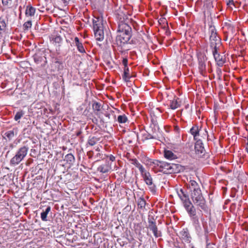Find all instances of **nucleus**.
<instances>
[{"label": "nucleus", "instance_id": "25", "mask_svg": "<svg viewBox=\"0 0 248 248\" xmlns=\"http://www.w3.org/2000/svg\"><path fill=\"white\" fill-rule=\"evenodd\" d=\"M131 163L134 165H135L137 168H138L140 171V172H142L143 170H145L143 166L138 161V160L136 159H132L130 160Z\"/></svg>", "mask_w": 248, "mask_h": 248}, {"label": "nucleus", "instance_id": "43", "mask_svg": "<svg viewBox=\"0 0 248 248\" xmlns=\"http://www.w3.org/2000/svg\"><path fill=\"white\" fill-rule=\"evenodd\" d=\"M107 157H108L111 161H114L115 160V157L113 156L112 155H107Z\"/></svg>", "mask_w": 248, "mask_h": 248}, {"label": "nucleus", "instance_id": "6", "mask_svg": "<svg viewBox=\"0 0 248 248\" xmlns=\"http://www.w3.org/2000/svg\"><path fill=\"white\" fill-rule=\"evenodd\" d=\"M209 46L211 49L219 48L221 46V40L217 35V30L214 26L210 25L209 28Z\"/></svg>", "mask_w": 248, "mask_h": 248}, {"label": "nucleus", "instance_id": "16", "mask_svg": "<svg viewBox=\"0 0 248 248\" xmlns=\"http://www.w3.org/2000/svg\"><path fill=\"white\" fill-rule=\"evenodd\" d=\"M187 188L190 192V196L202 192L199 184L195 180H190L187 184Z\"/></svg>", "mask_w": 248, "mask_h": 248}, {"label": "nucleus", "instance_id": "10", "mask_svg": "<svg viewBox=\"0 0 248 248\" xmlns=\"http://www.w3.org/2000/svg\"><path fill=\"white\" fill-rule=\"evenodd\" d=\"M189 133L193 136V139L196 141L199 140H202V139H205L208 137L207 131L205 129L202 133L201 128L197 125L193 126L190 128Z\"/></svg>", "mask_w": 248, "mask_h": 248}, {"label": "nucleus", "instance_id": "29", "mask_svg": "<svg viewBox=\"0 0 248 248\" xmlns=\"http://www.w3.org/2000/svg\"><path fill=\"white\" fill-rule=\"evenodd\" d=\"M50 210H51V207H50V206H48L46 208L45 211L41 213V218L43 221H46L47 220V214H48V213L50 211Z\"/></svg>", "mask_w": 248, "mask_h": 248}, {"label": "nucleus", "instance_id": "18", "mask_svg": "<svg viewBox=\"0 0 248 248\" xmlns=\"http://www.w3.org/2000/svg\"><path fill=\"white\" fill-rule=\"evenodd\" d=\"M62 62L60 61L57 58L53 59L51 64V70L53 71H59L63 68L62 66Z\"/></svg>", "mask_w": 248, "mask_h": 248}, {"label": "nucleus", "instance_id": "35", "mask_svg": "<svg viewBox=\"0 0 248 248\" xmlns=\"http://www.w3.org/2000/svg\"><path fill=\"white\" fill-rule=\"evenodd\" d=\"M43 60V57L38 55L37 54H35L34 55V61L37 64H39Z\"/></svg>", "mask_w": 248, "mask_h": 248}, {"label": "nucleus", "instance_id": "14", "mask_svg": "<svg viewBox=\"0 0 248 248\" xmlns=\"http://www.w3.org/2000/svg\"><path fill=\"white\" fill-rule=\"evenodd\" d=\"M219 49V48H217L216 50L212 49V51L217 64L218 66L221 67L226 62V59L225 55L223 53L220 54L218 53Z\"/></svg>", "mask_w": 248, "mask_h": 248}, {"label": "nucleus", "instance_id": "3", "mask_svg": "<svg viewBox=\"0 0 248 248\" xmlns=\"http://www.w3.org/2000/svg\"><path fill=\"white\" fill-rule=\"evenodd\" d=\"M116 42L118 50L121 53L129 50L130 48L128 46V42L132 36V32H118Z\"/></svg>", "mask_w": 248, "mask_h": 248}, {"label": "nucleus", "instance_id": "50", "mask_svg": "<svg viewBox=\"0 0 248 248\" xmlns=\"http://www.w3.org/2000/svg\"><path fill=\"white\" fill-rule=\"evenodd\" d=\"M208 4H209V5H210V6H211V1H210V0H209Z\"/></svg>", "mask_w": 248, "mask_h": 248}, {"label": "nucleus", "instance_id": "28", "mask_svg": "<svg viewBox=\"0 0 248 248\" xmlns=\"http://www.w3.org/2000/svg\"><path fill=\"white\" fill-rule=\"evenodd\" d=\"M99 140V138L95 137H90L88 140L87 145L93 146Z\"/></svg>", "mask_w": 248, "mask_h": 248}, {"label": "nucleus", "instance_id": "12", "mask_svg": "<svg viewBox=\"0 0 248 248\" xmlns=\"http://www.w3.org/2000/svg\"><path fill=\"white\" fill-rule=\"evenodd\" d=\"M198 71L199 73L203 77L206 75V65L205 62L207 58L204 54L200 53L198 55Z\"/></svg>", "mask_w": 248, "mask_h": 248}, {"label": "nucleus", "instance_id": "38", "mask_svg": "<svg viewBox=\"0 0 248 248\" xmlns=\"http://www.w3.org/2000/svg\"><path fill=\"white\" fill-rule=\"evenodd\" d=\"M6 26V23L4 20L0 19V33H1V31L5 30Z\"/></svg>", "mask_w": 248, "mask_h": 248}, {"label": "nucleus", "instance_id": "5", "mask_svg": "<svg viewBox=\"0 0 248 248\" xmlns=\"http://www.w3.org/2000/svg\"><path fill=\"white\" fill-rule=\"evenodd\" d=\"M118 19V32H132V28L129 25L130 19L127 15L122 12L117 15Z\"/></svg>", "mask_w": 248, "mask_h": 248}, {"label": "nucleus", "instance_id": "13", "mask_svg": "<svg viewBox=\"0 0 248 248\" xmlns=\"http://www.w3.org/2000/svg\"><path fill=\"white\" fill-rule=\"evenodd\" d=\"M202 140H199L195 143V154L196 158L205 157L206 151L203 146Z\"/></svg>", "mask_w": 248, "mask_h": 248}, {"label": "nucleus", "instance_id": "15", "mask_svg": "<svg viewBox=\"0 0 248 248\" xmlns=\"http://www.w3.org/2000/svg\"><path fill=\"white\" fill-rule=\"evenodd\" d=\"M148 228L152 232L155 238L162 236V232L158 229L154 218H148Z\"/></svg>", "mask_w": 248, "mask_h": 248}, {"label": "nucleus", "instance_id": "42", "mask_svg": "<svg viewBox=\"0 0 248 248\" xmlns=\"http://www.w3.org/2000/svg\"><path fill=\"white\" fill-rule=\"evenodd\" d=\"M206 248H217V247L214 243H208L206 245Z\"/></svg>", "mask_w": 248, "mask_h": 248}, {"label": "nucleus", "instance_id": "34", "mask_svg": "<svg viewBox=\"0 0 248 248\" xmlns=\"http://www.w3.org/2000/svg\"><path fill=\"white\" fill-rule=\"evenodd\" d=\"M4 135L9 140H12L15 136V133L13 130L7 131Z\"/></svg>", "mask_w": 248, "mask_h": 248}, {"label": "nucleus", "instance_id": "45", "mask_svg": "<svg viewBox=\"0 0 248 248\" xmlns=\"http://www.w3.org/2000/svg\"><path fill=\"white\" fill-rule=\"evenodd\" d=\"M246 149L247 152L248 154V139H247V143H246Z\"/></svg>", "mask_w": 248, "mask_h": 248}, {"label": "nucleus", "instance_id": "23", "mask_svg": "<svg viewBox=\"0 0 248 248\" xmlns=\"http://www.w3.org/2000/svg\"><path fill=\"white\" fill-rule=\"evenodd\" d=\"M164 157L169 160H173L177 158L176 155H175L172 151L167 150H165Z\"/></svg>", "mask_w": 248, "mask_h": 248}, {"label": "nucleus", "instance_id": "44", "mask_svg": "<svg viewBox=\"0 0 248 248\" xmlns=\"http://www.w3.org/2000/svg\"><path fill=\"white\" fill-rule=\"evenodd\" d=\"M71 0H62L64 4H67Z\"/></svg>", "mask_w": 248, "mask_h": 248}, {"label": "nucleus", "instance_id": "8", "mask_svg": "<svg viewBox=\"0 0 248 248\" xmlns=\"http://www.w3.org/2000/svg\"><path fill=\"white\" fill-rule=\"evenodd\" d=\"M29 150V147L24 146L19 148L16 155L11 159L10 164L16 166L19 164L26 157Z\"/></svg>", "mask_w": 248, "mask_h": 248}, {"label": "nucleus", "instance_id": "17", "mask_svg": "<svg viewBox=\"0 0 248 248\" xmlns=\"http://www.w3.org/2000/svg\"><path fill=\"white\" fill-rule=\"evenodd\" d=\"M50 42L56 47H60L62 43V38L58 34H52L50 37Z\"/></svg>", "mask_w": 248, "mask_h": 248}, {"label": "nucleus", "instance_id": "31", "mask_svg": "<svg viewBox=\"0 0 248 248\" xmlns=\"http://www.w3.org/2000/svg\"><path fill=\"white\" fill-rule=\"evenodd\" d=\"M128 121V118L125 114L120 115L118 116L117 121L120 124H124Z\"/></svg>", "mask_w": 248, "mask_h": 248}, {"label": "nucleus", "instance_id": "53", "mask_svg": "<svg viewBox=\"0 0 248 248\" xmlns=\"http://www.w3.org/2000/svg\"><path fill=\"white\" fill-rule=\"evenodd\" d=\"M10 147H12V148H13V145L12 144H11V145H10Z\"/></svg>", "mask_w": 248, "mask_h": 248}, {"label": "nucleus", "instance_id": "27", "mask_svg": "<svg viewBox=\"0 0 248 248\" xmlns=\"http://www.w3.org/2000/svg\"><path fill=\"white\" fill-rule=\"evenodd\" d=\"M179 100V99L177 98L176 99L174 98L171 101L170 104V107L171 109H175L180 106V102L178 101Z\"/></svg>", "mask_w": 248, "mask_h": 248}, {"label": "nucleus", "instance_id": "19", "mask_svg": "<svg viewBox=\"0 0 248 248\" xmlns=\"http://www.w3.org/2000/svg\"><path fill=\"white\" fill-rule=\"evenodd\" d=\"M180 234L181 238L185 242L190 243L191 237L187 228L183 229V230L180 232Z\"/></svg>", "mask_w": 248, "mask_h": 248}, {"label": "nucleus", "instance_id": "11", "mask_svg": "<svg viewBox=\"0 0 248 248\" xmlns=\"http://www.w3.org/2000/svg\"><path fill=\"white\" fill-rule=\"evenodd\" d=\"M140 174L145 183L148 186L150 191L155 193L156 190V186L153 183V178L150 172L145 169L142 172H140Z\"/></svg>", "mask_w": 248, "mask_h": 248}, {"label": "nucleus", "instance_id": "32", "mask_svg": "<svg viewBox=\"0 0 248 248\" xmlns=\"http://www.w3.org/2000/svg\"><path fill=\"white\" fill-rule=\"evenodd\" d=\"M146 205V201L143 198L140 197L138 200V206L140 208H143L145 207Z\"/></svg>", "mask_w": 248, "mask_h": 248}, {"label": "nucleus", "instance_id": "9", "mask_svg": "<svg viewBox=\"0 0 248 248\" xmlns=\"http://www.w3.org/2000/svg\"><path fill=\"white\" fill-rule=\"evenodd\" d=\"M153 163L157 171L162 172L164 173H171L173 171V164L159 160H155Z\"/></svg>", "mask_w": 248, "mask_h": 248}, {"label": "nucleus", "instance_id": "30", "mask_svg": "<svg viewBox=\"0 0 248 248\" xmlns=\"http://www.w3.org/2000/svg\"><path fill=\"white\" fill-rule=\"evenodd\" d=\"M2 3L7 8H11L14 6L13 0H2Z\"/></svg>", "mask_w": 248, "mask_h": 248}, {"label": "nucleus", "instance_id": "36", "mask_svg": "<svg viewBox=\"0 0 248 248\" xmlns=\"http://www.w3.org/2000/svg\"><path fill=\"white\" fill-rule=\"evenodd\" d=\"M31 20L28 21L23 24V28L24 30H28L31 27Z\"/></svg>", "mask_w": 248, "mask_h": 248}, {"label": "nucleus", "instance_id": "24", "mask_svg": "<svg viewBox=\"0 0 248 248\" xmlns=\"http://www.w3.org/2000/svg\"><path fill=\"white\" fill-rule=\"evenodd\" d=\"M64 160L70 165H72L75 162V158L72 154H68L65 156Z\"/></svg>", "mask_w": 248, "mask_h": 248}, {"label": "nucleus", "instance_id": "40", "mask_svg": "<svg viewBox=\"0 0 248 248\" xmlns=\"http://www.w3.org/2000/svg\"><path fill=\"white\" fill-rule=\"evenodd\" d=\"M143 137H144L145 140H149L153 138V137L151 134L147 132H145V133L143 134Z\"/></svg>", "mask_w": 248, "mask_h": 248}, {"label": "nucleus", "instance_id": "20", "mask_svg": "<svg viewBox=\"0 0 248 248\" xmlns=\"http://www.w3.org/2000/svg\"><path fill=\"white\" fill-rule=\"evenodd\" d=\"M36 9L31 5H27L25 11V15L27 17L33 16H34Z\"/></svg>", "mask_w": 248, "mask_h": 248}, {"label": "nucleus", "instance_id": "48", "mask_svg": "<svg viewBox=\"0 0 248 248\" xmlns=\"http://www.w3.org/2000/svg\"><path fill=\"white\" fill-rule=\"evenodd\" d=\"M81 133V131H78L76 135L77 136H79Z\"/></svg>", "mask_w": 248, "mask_h": 248}, {"label": "nucleus", "instance_id": "47", "mask_svg": "<svg viewBox=\"0 0 248 248\" xmlns=\"http://www.w3.org/2000/svg\"><path fill=\"white\" fill-rule=\"evenodd\" d=\"M174 129L176 131L178 132L179 130V128L177 126H175Z\"/></svg>", "mask_w": 248, "mask_h": 248}, {"label": "nucleus", "instance_id": "52", "mask_svg": "<svg viewBox=\"0 0 248 248\" xmlns=\"http://www.w3.org/2000/svg\"><path fill=\"white\" fill-rule=\"evenodd\" d=\"M45 60H46V57H45ZM45 63L47 62L46 60H45Z\"/></svg>", "mask_w": 248, "mask_h": 248}, {"label": "nucleus", "instance_id": "26", "mask_svg": "<svg viewBox=\"0 0 248 248\" xmlns=\"http://www.w3.org/2000/svg\"><path fill=\"white\" fill-rule=\"evenodd\" d=\"M129 74V69L128 67L124 68V74L123 75V78L125 81H128L130 78Z\"/></svg>", "mask_w": 248, "mask_h": 248}, {"label": "nucleus", "instance_id": "4", "mask_svg": "<svg viewBox=\"0 0 248 248\" xmlns=\"http://www.w3.org/2000/svg\"><path fill=\"white\" fill-rule=\"evenodd\" d=\"M93 22L94 34L96 40L99 41H103L104 38V31L102 17H94Z\"/></svg>", "mask_w": 248, "mask_h": 248}, {"label": "nucleus", "instance_id": "1", "mask_svg": "<svg viewBox=\"0 0 248 248\" xmlns=\"http://www.w3.org/2000/svg\"><path fill=\"white\" fill-rule=\"evenodd\" d=\"M192 218L193 225L194 226L196 233L200 236H204L206 241L208 240V234L211 232L210 224L208 223L207 219L203 216V214L200 217L201 223L199 218L196 216H189Z\"/></svg>", "mask_w": 248, "mask_h": 248}, {"label": "nucleus", "instance_id": "22", "mask_svg": "<svg viewBox=\"0 0 248 248\" xmlns=\"http://www.w3.org/2000/svg\"><path fill=\"white\" fill-rule=\"evenodd\" d=\"M75 45L77 47L78 51L82 53H85V50L82 44L79 41L78 37H76L74 39Z\"/></svg>", "mask_w": 248, "mask_h": 248}, {"label": "nucleus", "instance_id": "49", "mask_svg": "<svg viewBox=\"0 0 248 248\" xmlns=\"http://www.w3.org/2000/svg\"><path fill=\"white\" fill-rule=\"evenodd\" d=\"M96 151H100V149H99V147H97V148L96 149Z\"/></svg>", "mask_w": 248, "mask_h": 248}, {"label": "nucleus", "instance_id": "46", "mask_svg": "<svg viewBox=\"0 0 248 248\" xmlns=\"http://www.w3.org/2000/svg\"><path fill=\"white\" fill-rule=\"evenodd\" d=\"M159 23H160V22H166V19L165 18H160L159 20Z\"/></svg>", "mask_w": 248, "mask_h": 248}, {"label": "nucleus", "instance_id": "51", "mask_svg": "<svg viewBox=\"0 0 248 248\" xmlns=\"http://www.w3.org/2000/svg\"><path fill=\"white\" fill-rule=\"evenodd\" d=\"M190 248H195L193 246H192V245L191 246L190 245Z\"/></svg>", "mask_w": 248, "mask_h": 248}, {"label": "nucleus", "instance_id": "7", "mask_svg": "<svg viewBox=\"0 0 248 248\" xmlns=\"http://www.w3.org/2000/svg\"><path fill=\"white\" fill-rule=\"evenodd\" d=\"M191 198L193 204L198 208L200 209L201 211L202 210L205 213H208L210 211L202 192L194 195H191Z\"/></svg>", "mask_w": 248, "mask_h": 248}, {"label": "nucleus", "instance_id": "41", "mask_svg": "<svg viewBox=\"0 0 248 248\" xmlns=\"http://www.w3.org/2000/svg\"><path fill=\"white\" fill-rule=\"evenodd\" d=\"M122 63L124 67H128V60L126 58H124L122 61Z\"/></svg>", "mask_w": 248, "mask_h": 248}, {"label": "nucleus", "instance_id": "37", "mask_svg": "<svg viewBox=\"0 0 248 248\" xmlns=\"http://www.w3.org/2000/svg\"><path fill=\"white\" fill-rule=\"evenodd\" d=\"M23 115H24V113H23L22 110H21L20 111H18L16 114V115L15 116L14 119L16 121H17L19 119H20L23 116Z\"/></svg>", "mask_w": 248, "mask_h": 248}, {"label": "nucleus", "instance_id": "33", "mask_svg": "<svg viewBox=\"0 0 248 248\" xmlns=\"http://www.w3.org/2000/svg\"><path fill=\"white\" fill-rule=\"evenodd\" d=\"M92 107L93 111L96 114L101 110V105L98 102L94 103L92 105Z\"/></svg>", "mask_w": 248, "mask_h": 248}, {"label": "nucleus", "instance_id": "2", "mask_svg": "<svg viewBox=\"0 0 248 248\" xmlns=\"http://www.w3.org/2000/svg\"><path fill=\"white\" fill-rule=\"evenodd\" d=\"M176 192L189 216H194L196 215V208L190 201L187 192L183 188L176 189Z\"/></svg>", "mask_w": 248, "mask_h": 248}, {"label": "nucleus", "instance_id": "21", "mask_svg": "<svg viewBox=\"0 0 248 248\" xmlns=\"http://www.w3.org/2000/svg\"><path fill=\"white\" fill-rule=\"evenodd\" d=\"M110 169V165H109L108 163H106L105 164L100 165L97 168V170L101 173H104L108 172Z\"/></svg>", "mask_w": 248, "mask_h": 248}, {"label": "nucleus", "instance_id": "39", "mask_svg": "<svg viewBox=\"0 0 248 248\" xmlns=\"http://www.w3.org/2000/svg\"><path fill=\"white\" fill-rule=\"evenodd\" d=\"M227 5L231 9H232V6H234L233 0H225Z\"/></svg>", "mask_w": 248, "mask_h": 248}]
</instances>
